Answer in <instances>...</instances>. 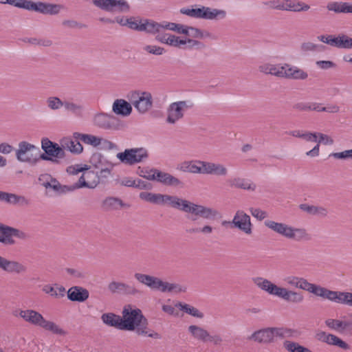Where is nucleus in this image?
<instances>
[{
	"instance_id": "obj_1",
	"label": "nucleus",
	"mask_w": 352,
	"mask_h": 352,
	"mask_svg": "<svg viewBox=\"0 0 352 352\" xmlns=\"http://www.w3.org/2000/svg\"><path fill=\"white\" fill-rule=\"evenodd\" d=\"M163 206H169L185 213L191 214V219L192 221H196L197 217L206 219H214L220 214L218 210L214 208L197 204L177 196L165 194Z\"/></svg>"
},
{
	"instance_id": "obj_2",
	"label": "nucleus",
	"mask_w": 352,
	"mask_h": 352,
	"mask_svg": "<svg viewBox=\"0 0 352 352\" xmlns=\"http://www.w3.org/2000/svg\"><path fill=\"white\" fill-rule=\"evenodd\" d=\"M122 326L124 331H135L138 335L160 339V335L148 328V321L140 309H134L131 305H126L122 312Z\"/></svg>"
},
{
	"instance_id": "obj_3",
	"label": "nucleus",
	"mask_w": 352,
	"mask_h": 352,
	"mask_svg": "<svg viewBox=\"0 0 352 352\" xmlns=\"http://www.w3.org/2000/svg\"><path fill=\"white\" fill-rule=\"evenodd\" d=\"M252 282L261 291L286 302L299 304L304 300V296L300 292L279 286L265 278L254 277Z\"/></svg>"
},
{
	"instance_id": "obj_4",
	"label": "nucleus",
	"mask_w": 352,
	"mask_h": 352,
	"mask_svg": "<svg viewBox=\"0 0 352 352\" xmlns=\"http://www.w3.org/2000/svg\"><path fill=\"white\" fill-rule=\"evenodd\" d=\"M8 5L19 9L51 16L58 15L65 8L64 5L60 3L33 1L32 0H9Z\"/></svg>"
},
{
	"instance_id": "obj_5",
	"label": "nucleus",
	"mask_w": 352,
	"mask_h": 352,
	"mask_svg": "<svg viewBox=\"0 0 352 352\" xmlns=\"http://www.w3.org/2000/svg\"><path fill=\"white\" fill-rule=\"evenodd\" d=\"M265 226L276 234L291 241L297 242L307 241L311 235L304 228H296L285 223H279L272 220H267Z\"/></svg>"
},
{
	"instance_id": "obj_6",
	"label": "nucleus",
	"mask_w": 352,
	"mask_h": 352,
	"mask_svg": "<svg viewBox=\"0 0 352 352\" xmlns=\"http://www.w3.org/2000/svg\"><path fill=\"white\" fill-rule=\"evenodd\" d=\"M180 13L192 19H204L210 21L223 20L227 16V12L224 10L212 8L201 6L200 7L191 6L182 8Z\"/></svg>"
},
{
	"instance_id": "obj_7",
	"label": "nucleus",
	"mask_w": 352,
	"mask_h": 352,
	"mask_svg": "<svg viewBox=\"0 0 352 352\" xmlns=\"http://www.w3.org/2000/svg\"><path fill=\"white\" fill-rule=\"evenodd\" d=\"M40 148L28 142L22 141L19 143L16 151V157L21 162L35 165L38 162Z\"/></svg>"
},
{
	"instance_id": "obj_8",
	"label": "nucleus",
	"mask_w": 352,
	"mask_h": 352,
	"mask_svg": "<svg viewBox=\"0 0 352 352\" xmlns=\"http://www.w3.org/2000/svg\"><path fill=\"white\" fill-rule=\"evenodd\" d=\"M94 6L111 13H129L131 5L126 0H91Z\"/></svg>"
},
{
	"instance_id": "obj_9",
	"label": "nucleus",
	"mask_w": 352,
	"mask_h": 352,
	"mask_svg": "<svg viewBox=\"0 0 352 352\" xmlns=\"http://www.w3.org/2000/svg\"><path fill=\"white\" fill-rule=\"evenodd\" d=\"M92 122L95 126L108 131H118L124 126L123 122L117 117L105 113L95 114Z\"/></svg>"
},
{
	"instance_id": "obj_10",
	"label": "nucleus",
	"mask_w": 352,
	"mask_h": 352,
	"mask_svg": "<svg viewBox=\"0 0 352 352\" xmlns=\"http://www.w3.org/2000/svg\"><path fill=\"white\" fill-rule=\"evenodd\" d=\"M148 157L144 148L125 149L124 152L117 153L116 157L124 164L132 166L144 161Z\"/></svg>"
},
{
	"instance_id": "obj_11",
	"label": "nucleus",
	"mask_w": 352,
	"mask_h": 352,
	"mask_svg": "<svg viewBox=\"0 0 352 352\" xmlns=\"http://www.w3.org/2000/svg\"><path fill=\"white\" fill-rule=\"evenodd\" d=\"M192 107L189 101L181 100L172 102L166 109V122L170 124H175L182 120L185 112Z\"/></svg>"
},
{
	"instance_id": "obj_12",
	"label": "nucleus",
	"mask_w": 352,
	"mask_h": 352,
	"mask_svg": "<svg viewBox=\"0 0 352 352\" xmlns=\"http://www.w3.org/2000/svg\"><path fill=\"white\" fill-rule=\"evenodd\" d=\"M297 288L308 292L313 294L316 296H319L324 299L331 300L332 296L334 291L328 289L326 287H322L319 285L309 283L306 278L303 277L300 278Z\"/></svg>"
},
{
	"instance_id": "obj_13",
	"label": "nucleus",
	"mask_w": 352,
	"mask_h": 352,
	"mask_svg": "<svg viewBox=\"0 0 352 352\" xmlns=\"http://www.w3.org/2000/svg\"><path fill=\"white\" fill-rule=\"evenodd\" d=\"M131 103L140 113H145L153 104L152 95L146 91H137L131 95Z\"/></svg>"
},
{
	"instance_id": "obj_14",
	"label": "nucleus",
	"mask_w": 352,
	"mask_h": 352,
	"mask_svg": "<svg viewBox=\"0 0 352 352\" xmlns=\"http://www.w3.org/2000/svg\"><path fill=\"white\" fill-rule=\"evenodd\" d=\"M234 228H237L248 235L252 233V224L250 217L243 210H237L232 220Z\"/></svg>"
},
{
	"instance_id": "obj_15",
	"label": "nucleus",
	"mask_w": 352,
	"mask_h": 352,
	"mask_svg": "<svg viewBox=\"0 0 352 352\" xmlns=\"http://www.w3.org/2000/svg\"><path fill=\"white\" fill-rule=\"evenodd\" d=\"M276 327H266L255 331L248 339L258 344H270L275 341Z\"/></svg>"
},
{
	"instance_id": "obj_16",
	"label": "nucleus",
	"mask_w": 352,
	"mask_h": 352,
	"mask_svg": "<svg viewBox=\"0 0 352 352\" xmlns=\"http://www.w3.org/2000/svg\"><path fill=\"white\" fill-rule=\"evenodd\" d=\"M281 67L283 69H281L280 78L296 80H304L308 78L307 72L296 66L285 63Z\"/></svg>"
},
{
	"instance_id": "obj_17",
	"label": "nucleus",
	"mask_w": 352,
	"mask_h": 352,
	"mask_svg": "<svg viewBox=\"0 0 352 352\" xmlns=\"http://www.w3.org/2000/svg\"><path fill=\"white\" fill-rule=\"evenodd\" d=\"M99 184V176L94 171L86 170L73 185L74 190L81 188H94Z\"/></svg>"
},
{
	"instance_id": "obj_18",
	"label": "nucleus",
	"mask_w": 352,
	"mask_h": 352,
	"mask_svg": "<svg viewBox=\"0 0 352 352\" xmlns=\"http://www.w3.org/2000/svg\"><path fill=\"white\" fill-rule=\"evenodd\" d=\"M0 269L8 274H23L27 272V267L23 263L15 261L9 260L0 256Z\"/></svg>"
},
{
	"instance_id": "obj_19",
	"label": "nucleus",
	"mask_w": 352,
	"mask_h": 352,
	"mask_svg": "<svg viewBox=\"0 0 352 352\" xmlns=\"http://www.w3.org/2000/svg\"><path fill=\"white\" fill-rule=\"evenodd\" d=\"M39 181L42 182V185L46 188H52L54 191L59 193H65L67 192L73 191V185L62 186L56 179L52 178L50 175H43L39 177Z\"/></svg>"
},
{
	"instance_id": "obj_20",
	"label": "nucleus",
	"mask_w": 352,
	"mask_h": 352,
	"mask_svg": "<svg viewBox=\"0 0 352 352\" xmlns=\"http://www.w3.org/2000/svg\"><path fill=\"white\" fill-rule=\"evenodd\" d=\"M41 147L49 156L59 159L65 157V151H63L62 146L50 141L48 138L42 139Z\"/></svg>"
},
{
	"instance_id": "obj_21",
	"label": "nucleus",
	"mask_w": 352,
	"mask_h": 352,
	"mask_svg": "<svg viewBox=\"0 0 352 352\" xmlns=\"http://www.w3.org/2000/svg\"><path fill=\"white\" fill-rule=\"evenodd\" d=\"M1 201L19 207H27L30 204V199L23 195L3 191L2 192Z\"/></svg>"
},
{
	"instance_id": "obj_22",
	"label": "nucleus",
	"mask_w": 352,
	"mask_h": 352,
	"mask_svg": "<svg viewBox=\"0 0 352 352\" xmlns=\"http://www.w3.org/2000/svg\"><path fill=\"white\" fill-rule=\"evenodd\" d=\"M108 289L113 294L123 293L128 295L135 296L140 294L141 292L135 287L127 285L122 282L112 281L108 285Z\"/></svg>"
},
{
	"instance_id": "obj_23",
	"label": "nucleus",
	"mask_w": 352,
	"mask_h": 352,
	"mask_svg": "<svg viewBox=\"0 0 352 352\" xmlns=\"http://www.w3.org/2000/svg\"><path fill=\"white\" fill-rule=\"evenodd\" d=\"M166 21L157 22L153 19L144 18L142 25V31L146 34L155 35L162 34V32L165 30Z\"/></svg>"
},
{
	"instance_id": "obj_24",
	"label": "nucleus",
	"mask_w": 352,
	"mask_h": 352,
	"mask_svg": "<svg viewBox=\"0 0 352 352\" xmlns=\"http://www.w3.org/2000/svg\"><path fill=\"white\" fill-rule=\"evenodd\" d=\"M91 162L96 168L100 169L99 173H97L99 176V179L107 178L111 175L113 165L111 164H108L107 166H106L107 162L106 160H102L101 155L96 154L93 155L91 158Z\"/></svg>"
},
{
	"instance_id": "obj_25",
	"label": "nucleus",
	"mask_w": 352,
	"mask_h": 352,
	"mask_svg": "<svg viewBox=\"0 0 352 352\" xmlns=\"http://www.w3.org/2000/svg\"><path fill=\"white\" fill-rule=\"evenodd\" d=\"M204 165L205 166L206 175L222 177H226L228 175L229 170L223 164L206 161Z\"/></svg>"
},
{
	"instance_id": "obj_26",
	"label": "nucleus",
	"mask_w": 352,
	"mask_h": 352,
	"mask_svg": "<svg viewBox=\"0 0 352 352\" xmlns=\"http://www.w3.org/2000/svg\"><path fill=\"white\" fill-rule=\"evenodd\" d=\"M134 277L139 283L148 287L151 289L160 291L162 282L160 278L142 273H135Z\"/></svg>"
},
{
	"instance_id": "obj_27",
	"label": "nucleus",
	"mask_w": 352,
	"mask_h": 352,
	"mask_svg": "<svg viewBox=\"0 0 352 352\" xmlns=\"http://www.w3.org/2000/svg\"><path fill=\"white\" fill-rule=\"evenodd\" d=\"M228 185L232 188H240L250 191H254L256 188V185L245 179L238 176H234L228 178L226 180Z\"/></svg>"
},
{
	"instance_id": "obj_28",
	"label": "nucleus",
	"mask_w": 352,
	"mask_h": 352,
	"mask_svg": "<svg viewBox=\"0 0 352 352\" xmlns=\"http://www.w3.org/2000/svg\"><path fill=\"white\" fill-rule=\"evenodd\" d=\"M145 177L148 179L157 180L166 185H177L180 182L177 178L171 175L156 170H151L148 175Z\"/></svg>"
},
{
	"instance_id": "obj_29",
	"label": "nucleus",
	"mask_w": 352,
	"mask_h": 352,
	"mask_svg": "<svg viewBox=\"0 0 352 352\" xmlns=\"http://www.w3.org/2000/svg\"><path fill=\"white\" fill-rule=\"evenodd\" d=\"M19 316L25 322L39 327L44 319L40 313L33 309L20 310Z\"/></svg>"
},
{
	"instance_id": "obj_30",
	"label": "nucleus",
	"mask_w": 352,
	"mask_h": 352,
	"mask_svg": "<svg viewBox=\"0 0 352 352\" xmlns=\"http://www.w3.org/2000/svg\"><path fill=\"white\" fill-rule=\"evenodd\" d=\"M67 298L71 301L85 302L89 298V291L80 286H73L67 292Z\"/></svg>"
},
{
	"instance_id": "obj_31",
	"label": "nucleus",
	"mask_w": 352,
	"mask_h": 352,
	"mask_svg": "<svg viewBox=\"0 0 352 352\" xmlns=\"http://www.w3.org/2000/svg\"><path fill=\"white\" fill-rule=\"evenodd\" d=\"M80 140L70 137L63 138L60 140V145L62 146L63 151L67 150L74 154H80L83 151V147L80 143Z\"/></svg>"
},
{
	"instance_id": "obj_32",
	"label": "nucleus",
	"mask_w": 352,
	"mask_h": 352,
	"mask_svg": "<svg viewBox=\"0 0 352 352\" xmlns=\"http://www.w3.org/2000/svg\"><path fill=\"white\" fill-rule=\"evenodd\" d=\"M113 112L122 117L129 116L132 112L131 104L124 99L116 100L112 105Z\"/></svg>"
},
{
	"instance_id": "obj_33",
	"label": "nucleus",
	"mask_w": 352,
	"mask_h": 352,
	"mask_svg": "<svg viewBox=\"0 0 352 352\" xmlns=\"http://www.w3.org/2000/svg\"><path fill=\"white\" fill-rule=\"evenodd\" d=\"M188 331L195 340L203 342H208L209 331L204 327L196 324H191L188 327Z\"/></svg>"
},
{
	"instance_id": "obj_34",
	"label": "nucleus",
	"mask_w": 352,
	"mask_h": 352,
	"mask_svg": "<svg viewBox=\"0 0 352 352\" xmlns=\"http://www.w3.org/2000/svg\"><path fill=\"white\" fill-rule=\"evenodd\" d=\"M101 320L107 326L122 330V316L113 313L103 314Z\"/></svg>"
},
{
	"instance_id": "obj_35",
	"label": "nucleus",
	"mask_w": 352,
	"mask_h": 352,
	"mask_svg": "<svg viewBox=\"0 0 352 352\" xmlns=\"http://www.w3.org/2000/svg\"><path fill=\"white\" fill-rule=\"evenodd\" d=\"M13 227L3 225L0 228V243L5 245H12L15 244L13 239Z\"/></svg>"
},
{
	"instance_id": "obj_36",
	"label": "nucleus",
	"mask_w": 352,
	"mask_h": 352,
	"mask_svg": "<svg viewBox=\"0 0 352 352\" xmlns=\"http://www.w3.org/2000/svg\"><path fill=\"white\" fill-rule=\"evenodd\" d=\"M281 66L282 65L280 64L265 63L258 66V71L265 74H270L280 78L281 69H283Z\"/></svg>"
},
{
	"instance_id": "obj_37",
	"label": "nucleus",
	"mask_w": 352,
	"mask_h": 352,
	"mask_svg": "<svg viewBox=\"0 0 352 352\" xmlns=\"http://www.w3.org/2000/svg\"><path fill=\"white\" fill-rule=\"evenodd\" d=\"M310 9V6L298 0H285V11L295 12H306Z\"/></svg>"
},
{
	"instance_id": "obj_38",
	"label": "nucleus",
	"mask_w": 352,
	"mask_h": 352,
	"mask_svg": "<svg viewBox=\"0 0 352 352\" xmlns=\"http://www.w3.org/2000/svg\"><path fill=\"white\" fill-rule=\"evenodd\" d=\"M331 301L352 307V293L334 291Z\"/></svg>"
},
{
	"instance_id": "obj_39",
	"label": "nucleus",
	"mask_w": 352,
	"mask_h": 352,
	"mask_svg": "<svg viewBox=\"0 0 352 352\" xmlns=\"http://www.w3.org/2000/svg\"><path fill=\"white\" fill-rule=\"evenodd\" d=\"M74 138L80 140L83 143L92 146L94 147L100 146V140L101 137L91 134L74 133Z\"/></svg>"
},
{
	"instance_id": "obj_40",
	"label": "nucleus",
	"mask_w": 352,
	"mask_h": 352,
	"mask_svg": "<svg viewBox=\"0 0 352 352\" xmlns=\"http://www.w3.org/2000/svg\"><path fill=\"white\" fill-rule=\"evenodd\" d=\"M42 291L55 298H63L66 293L65 288L58 285H55V287L50 284L45 285L42 288Z\"/></svg>"
},
{
	"instance_id": "obj_41",
	"label": "nucleus",
	"mask_w": 352,
	"mask_h": 352,
	"mask_svg": "<svg viewBox=\"0 0 352 352\" xmlns=\"http://www.w3.org/2000/svg\"><path fill=\"white\" fill-rule=\"evenodd\" d=\"M164 195L165 194L142 192L140 193V198L153 204L163 206Z\"/></svg>"
},
{
	"instance_id": "obj_42",
	"label": "nucleus",
	"mask_w": 352,
	"mask_h": 352,
	"mask_svg": "<svg viewBox=\"0 0 352 352\" xmlns=\"http://www.w3.org/2000/svg\"><path fill=\"white\" fill-rule=\"evenodd\" d=\"M40 327L56 335L64 336L67 334V331L61 328L58 324H56L53 321L47 320L45 318L43 319Z\"/></svg>"
},
{
	"instance_id": "obj_43",
	"label": "nucleus",
	"mask_w": 352,
	"mask_h": 352,
	"mask_svg": "<svg viewBox=\"0 0 352 352\" xmlns=\"http://www.w3.org/2000/svg\"><path fill=\"white\" fill-rule=\"evenodd\" d=\"M160 287L162 292H173L174 294L185 293L187 291V287L177 283H170L162 280Z\"/></svg>"
},
{
	"instance_id": "obj_44",
	"label": "nucleus",
	"mask_w": 352,
	"mask_h": 352,
	"mask_svg": "<svg viewBox=\"0 0 352 352\" xmlns=\"http://www.w3.org/2000/svg\"><path fill=\"white\" fill-rule=\"evenodd\" d=\"M64 107L67 111L76 116L82 117L84 114L85 107L81 104L72 101H65Z\"/></svg>"
},
{
	"instance_id": "obj_45",
	"label": "nucleus",
	"mask_w": 352,
	"mask_h": 352,
	"mask_svg": "<svg viewBox=\"0 0 352 352\" xmlns=\"http://www.w3.org/2000/svg\"><path fill=\"white\" fill-rule=\"evenodd\" d=\"M289 134L295 138H302L307 142H317V133H311L300 130H294L289 131Z\"/></svg>"
},
{
	"instance_id": "obj_46",
	"label": "nucleus",
	"mask_w": 352,
	"mask_h": 352,
	"mask_svg": "<svg viewBox=\"0 0 352 352\" xmlns=\"http://www.w3.org/2000/svg\"><path fill=\"white\" fill-rule=\"evenodd\" d=\"M326 47L323 45L316 44L311 41L303 42L300 45V50L302 52H324Z\"/></svg>"
},
{
	"instance_id": "obj_47",
	"label": "nucleus",
	"mask_w": 352,
	"mask_h": 352,
	"mask_svg": "<svg viewBox=\"0 0 352 352\" xmlns=\"http://www.w3.org/2000/svg\"><path fill=\"white\" fill-rule=\"evenodd\" d=\"M188 35L198 39L212 38V34L207 30H203L193 26L188 27Z\"/></svg>"
},
{
	"instance_id": "obj_48",
	"label": "nucleus",
	"mask_w": 352,
	"mask_h": 352,
	"mask_svg": "<svg viewBox=\"0 0 352 352\" xmlns=\"http://www.w3.org/2000/svg\"><path fill=\"white\" fill-rule=\"evenodd\" d=\"M178 307L180 310L185 313L199 319H203L204 318V314L198 309L197 308L191 306L188 304L179 303Z\"/></svg>"
},
{
	"instance_id": "obj_49",
	"label": "nucleus",
	"mask_w": 352,
	"mask_h": 352,
	"mask_svg": "<svg viewBox=\"0 0 352 352\" xmlns=\"http://www.w3.org/2000/svg\"><path fill=\"white\" fill-rule=\"evenodd\" d=\"M338 48L351 49L352 38L345 34H339L335 36L334 46Z\"/></svg>"
},
{
	"instance_id": "obj_50",
	"label": "nucleus",
	"mask_w": 352,
	"mask_h": 352,
	"mask_svg": "<svg viewBox=\"0 0 352 352\" xmlns=\"http://www.w3.org/2000/svg\"><path fill=\"white\" fill-rule=\"evenodd\" d=\"M177 36L163 33L155 36V40L164 44L177 47Z\"/></svg>"
},
{
	"instance_id": "obj_51",
	"label": "nucleus",
	"mask_w": 352,
	"mask_h": 352,
	"mask_svg": "<svg viewBox=\"0 0 352 352\" xmlns=\"http://www.w3.org/2000/svg\"><path fill=\"white\" fill-rule=\"evenodd\" d=\"M122 206V201L116 197H108L102 201V207L107 210H118Z\"/></svg>"
},
{
	"instance_id": "obj_52",
	"label": "nucleus",
	"mask_w": 352,
	"mask_h": 352,
	"mask_svg": "<svg viewBox=\"0 0 352 352\" xmlns=\"http://www.w3.org/2000/svg\"><path fill=\"white\" fill-rule=\"evenodd\" d=\"M284 348L289 352H312L308 348L300 345L298 343L285 340L283 342Z\"/></svg>"
},
{
	"instance_id": "obj_53",
	"label": "nucleus",
	"mask_w": 352,
	"mask_h": 352,
	"mask_svg": "<svg viewBox=\"0 0 352 352\" xmlns=\"http://www.w3.org/2000/svg\"><path fill=\"white\" fill-rule=\"evenodd\" d=\"M188 25L166 21L165 30H168L175 32L178 34L188 35Z\"/></svg>"
},
{
	"instance_id": "obj_54",
	"label": "nucleus",
	"mask_w": 352,
	"mask_h": 352,
	"mask_svg": "<svg viewBox=\"0 0 352 352\" xmlns=\"http://www.w3.org/2000/svg\"><path fill=\"white\" fill-rule=\"evenodd\" d=\"M206 161L195 160L191 161L189 173L193 174H204L206 175V170L204 168V164Z\"/></svg>"
},
{
	"instance_id": "obj_55",
	"label": "nucleus",
	"mask_w": 352,
	"mask_h": 352,
	"mask_svg": "<svg viewBox=\"0 0 352 352\" xmlns=\"http://www.w3.org/2000/svg\"><path fill=\"white\" fill-rule=\"evenodd\" d=\"M276 337L280 338H295L298 334L296 330L284 327H276Z\"/></svg>"
},
{
	"instance_id": "obj_56",
	"label": "nucleus",
	"mask_w": 352,
	"mask_h": 352,
	"mask_svg": "<svg viewBox=\"0 0 352 352\" xmlns=\"http://www.w3.org/2000/svg\"><path fill=\"white\" fill-rule=\"evenodd\" d=\"M144 19V18L141 17H138L136 19L134 17H130L129 18L127 26L133 30L142 32Z\"/></svg>"
},
{
	"instance_id": "obj_57",
	"label": "nucleus",
	"mask_w": 352,
	"mask_h": 352,
	"mask_svg": "<svg viewBox=\"0 0 352 352\" xmlns=\"http://www.w3.org/2000/svg\"><path fill=\"white\" fill-rule=\"evenodd\" d=\"M263 4L273 10H285V0H270L263 2Z\"/></svg>"
},
{
	"instance_id": "obj_58",
	"label": "nucleus",
	"mask_w": 352,
	"mask_h": 352,
	"mask_svg": "<svg viewBox=\"0 0 352 352\" xmlns=\"http://www.w3.org/2000/svg\"><path fill=\"white\" fill-rule=\"evenodd\" d=\"M47 105L48 108L51 110H58L60 109L62 107H64V102L56 96L49 97L46 100Z\"/></svg>"
},
{
	"instance_id": "obj_59",
	"label": "nucleus",
	"mask_w": 352,
	"mask_h": 352,
	"mask_svg": "<svg viewBox=\"0 0 352 352\" xmlns=\"http://www.w3.org/2000/svg\"><path fill=\"white\" fill-rule=\"evenodd\" d=\"M325 324L330 329L336 331L344 329L347 327L346 322L335 319H327L325 320Z\"/></svg>"
},
{
	"instance_id": "obj_60",
	"label": "nucleus",
	"mask_w": 352,
	"mask_h": 352,
	"mask_svg": "<svg viewBox=\"0 0 352 352\" xmlns=\"http://www.w3.org/2000/svg\"><path fill=\"white\" fill-rule=\"evenodd\" d=\"M327 344L338 346L343 349H348L349 348L347 343L339 338L338 336L332 334H330Z\"/></svg>"
},
{
	"instance_id": "obj_61",
	"label": "nucleus",
	"mask_w": 352,
	"mask_h": 352,
	"mask_svg": "<svg viewBox=\"0 0 352 352\" xmlns=\"http://www.w3.org/2000/svg\"><path fill=\"white\" fill-rule=\"evenodd\" d=\"M62 25L69 29H82L86 27L83 23H79L74 19H65L62 21Z\"/></svg>"
},
{
	"instance_id": "obj_62",
	"label": "nucleus",
	"mask_w": 352,
	"mask_h": 352,
	"mask_svg": "<svg viewBox=\"0 0 352 352\" xmlns=\"http://www.w3.org/2000/svg\"><path fill=\"white\" fill-rule=\"evenodd\" d=\"M143 50L148 54L154 55H162L165 52V50L160 46L146 45L143 47Z\"/></svg>"
},
{
	"instance_id": "obj_63",
	"label": "nucleus",
	"mask_w": 352,
	"mask_h": 352,
	"mask_svg": "<svg viewBox=\"0 0 352 352\" xmlns=\"http://www.w3.org/2000/svg\"><path fill=\"white\" fill-rule=\"evenodd\" d=\"M87 170L88 167L87 165L82 166L81 164H75L68 166L67 168V173L69 175H74Z\"/></svg>"
},
{
	"instance_id": "obj_64",
	"label": "nucleus",
	"mask_w": 352,
	"mask_h": 352,
	"mask_svg": "<svg viewBox=\"0 0 352 352\" xmlns=\"http://www.w3.org/2000/svg\"><path fill=\"white\" fill-rule=\"evenodd\" d=\"M250 212L254 217L259 221H262L267 217V212L258 208H250Z\"/></svg>"
}]
</instances>
